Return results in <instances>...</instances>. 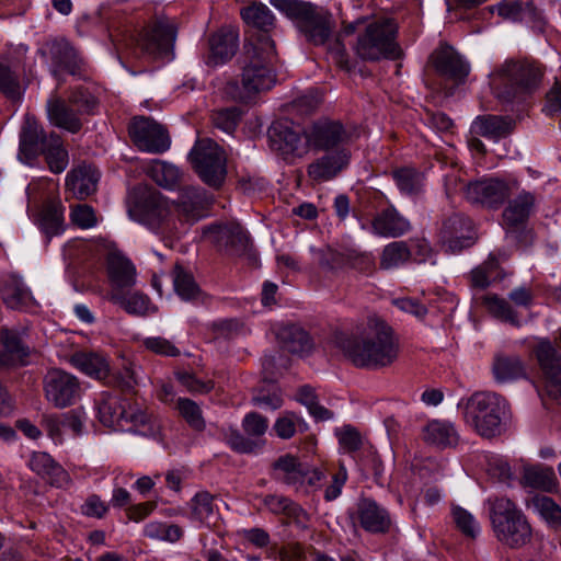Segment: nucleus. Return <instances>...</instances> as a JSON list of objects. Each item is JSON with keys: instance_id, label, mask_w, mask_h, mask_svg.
Returning a JSON list of instances; mask_svg holds the SVG:
<instances>
[{"instance_id": "8", "label": "nucleus", "mask_w": 561, "mask_h": 561, "mask_svg": "<svg viewBox=\"0 0 561 561\" xmlns=\"http://www.w3.org/2000/svg\"><path fill=\"white\" fill-rule=\"evenodd\" d=\"M128 215L157 233H167L174 228L168 201L153 188L142 187L135 192Z\"/></svg>"}, {"instance_id": "29", "label": "nucleus", "mask_w": 561, "mask_h": 561, "mask_svg": "<svg viewBox=\"0 0 561 561\" xmlns=\"http://www.w3.org/2000/svg\"><path fill=\"white\" fill-rule=\"evenodd\" d=\"M505 260H507V256L504 253H491L483 263L470 272L471 287L483 290L493 282L502 280L505 277V273L501 267V262Z\"/></svg>"}, {"instance_id": "9", "label": "nucleus", "mask_w": 561, "mask_h": 561, "mask_svg": "<svg viewBox=\"0 0 561 561\" xmlns=\"http://www.w3.org/2000/svg\"><path fill=\"white\" fill-rule=\"evenodd\" d=\"M194 170L207 185L219 187L227 174L225 151L211 139L196 141L190 152Z\"/></svg>"}, {"instance_id": "39", "label": "nucleus", "mask_w": 561, "mask_h": 561, "mask_svg": "<svg viewBox=\"0 0 561 561\" xmlns=\"http://www.w3.org/2000/svg\"><path fill=\"white\" fill-rule=\"evenodd\" d=\"M493 375L497 382H512L526 378V365L518 356H497L493 363Z\"/></svg>"}, {"instance_id": "11", "label": "nucleus", "mask_w": 561, "mask_h": 561, "mask_svg": "<svg viewBox=\"0 0 561 561\" xmlns=\"http://www.w3.org/2000/svg\"><path fill=\"white\" fill-rule=\"evenodd\" d=\"M175 38L176 27L174 23L160 20L141 31L137 37H130L129 44L135 45L148 58H170Z\"/></svg>"}, {"instance_id": "2", "label": "nucleus", "mask_w": 561, "mask_h": 561, "mask_svg": "<svg viewBox=\"0 0 561 561\" xmlns=\"http://www.w3.org/2000/svg\"><path fill=\"white\" fill-rule=\"evenodd\" d=\"M271 4L296 21L298 30L309 43L314 46L328 45V51L340 69L350 71L353 68L345 46L340 39L330 42L335 21L327 9L301 0H271Z\"/></svg>"}, {"instance_id": "56", "label": "nucleus", "mask_w": 561, "mask_h": 561, "mask_svg": "<svg viewBox=\"0 0 561 561\" xmlns=\"http://www.w3.org/2000/svg\"><path fill=\"white\" fill-rule=\"evenodd\" d=\"M146 537L151 539L175 542L182 537V529L176 525H167L159 522H150L144 528Z\"/></svg>"}, {"instance_id": "43", "label": "nucleus", "mask_w": 561, "mask_h": 561, "mask_svg": "<svg viewBox=\"0 0 561 561\" xmlns=\"http://www.w3.org/2000/svg\"><path fill=\"white\" fill-rule=\"evenodd\" d=\"M108 299L111 302L119 305L127 313L146 316L158 311L157 306L151 302L149 297L139 293L123 297L113 290L108 294Z\"/></svg>"}, {"instance_id": "45", "label": "nucleus", "mask_w": 561, "mask_h": 561, "mask_svg": "<svg viewBox=\"0 0 561 561\" xmlns=\"http://www.w3.org/2000/svg\"><path fill=\"white\" fill-rule=\"evenodd\" d=\"M214 496L202 491L191 500V517L202 524L210 525L217 516V508Z\"/></svg>"}, {"instance_id": "37", "label": "nucleus", "mask_w": 561, "mask_h": 561, "mask_svg": "<svg viewBox=\"0 0 561 561\" xmlns=\"http://www.w3.org/2000/svg\"><path fill=\"white\" fill-rule=\"evenodd\" d=\"M423 437L426 443L439 448L455 446L459 439L454 424L440 420L428 422L424 427Z\"/></svg>"}, {"instance_id": "48", "label": "nucleus", "mask_w": 561, "mask_h": 561, "mask_svg": "<svg viewBox=\"0 0 561 561\" xmlns=\"http://www.w3.org/2000/svg\"><path fill=\"white\" fill-rule=\"evenodd\" d=\"M411 256V252L403 241H393L387 244L380 256V267L390 270L405 263Z\"/></svg>"}, {"instance_id": "7", "label": "nucleus", "mask_w": 561, "mask_h": 561, "mask_svg": "<svg viewBox=\"0 0 561 561\" xmlns=\"http://www.w3.org/2000/svg\"><path fill=\"white\" fill-rule=\"evenodd\" d=\"M398 25L393 19L381 18L369 23L358 35L355 45L357 56L364 60L394 59L400 50L396 42Z\"/></svg>"}, {"instance_id": "52", "label": "nucleus", "mask_w": 561, "mask_h": 561, "mask_svg": "<svg viewBox=\"0 0 561 561\" xmlns=\"http://www.w3.org/2000/svg\"><path fill=\"white\" fill-rule=\"evenodd\" d=\"M263 505L266 510H268L273 514H283L287 517L298 518L302 513V508L293 502L290 499L278 495V494H268L263 497Z\"/></svg>"}, {"instance_id": "42", "label": "nucleus", "mask_w": 561, "mask_h": 561, "mask_svg": "<svg viewBox=\"0 0 561 561\" xmlns=\"http://www.w3.org/2000/svg\"><path fill=\"white\" fill-rule=\"evenodd\" d=\"M71 363L83 374L95 379H104L108 375L110 367L106 358L96 353H76L71 357Z\"/></svg>"}, {"instance_id": "18", "label": "nucleus", "mask_w": 561, "mask_h": 561, "mask_svg": "<svg viewBox=\"0 0 561 561\" xmlns=\"http://www.w3.org/2000/svg\"><path fill=\"white\" fill-rule=\"evenodd\" d=\"M50 134L32 115H26L20 131L19 156L25 162L34 160L49 145Z\"/></svg>"}, {"instance_id": "49", "label": "nucleus", "mask_w": 561, "mask_h": 561, "mask_svg": "<svg viewBox=\"0 0 561 561\" xmlns=\"http://www.w3.org/2000/svg\"><path fill=\"white\" fill-rule=\"evenodd\" d=\"M172 280L175 293L183 300H193L198 294V287L191 273L180 264H175L172 271Z\"/></svg>"}, {"instance_id": "30", "label": "nucleus", "mask_w": 561, "mask_h": 561, "mask_svg": "<svg viewBox=\"0 0 561 561\" xmlns=\"http://www.w3.org/2000/svg\"><path fill=\"white\" fill-rule=\"evenodd\" d=\"M100 174L90 164H81L68 172L66 187L77 198L84 199L96 191Z\"/></svg>"}, {"instance_id": "58", "label": "nucleus", "mask_w": 561, "mask_h": 561, "mask_svg": "<svg viewBox=\"0 0 561 561\" xmlns=\"http://www.w3.org/2000/svg\"><path fill=\"white\" fill-rule=\"evenodd\" d=\"M227 444L237 453L251 454L261 448L262 443L245 437L238 430L230 428L225 435Z\"/></svg>"}, {"instance_id": "54", "label": "nucleus", "mask_w": 561, "mask_h": 561, "mask_svg": "<svg viewBox=\"0 0 561 561\" xmlns=\"http://www.w3.org/2000/svg\"><path fill=\"white\" fill-rule=\"evenodd\" d=\"M451 516L456 527L465 536L476 538L480 534V524L469 511L461 506L454 505Z\"/></svg>"}, {"instance_id": "23", "label": "nucleus", "mask_w": 561, "mask_h": 561, "mask_svg": "<svg viewBox=\"0 0 561 561\" xmlns=\"http://www.w3.org/2000/svg\"><path fill=\"white\" fill-rule=\"evenodd\" d=\"M445 245L451 252H459L474 243L472 221L461 214H455L443 225Z\"/></svg>"}, {"instance_id": "31", "label": "nucleus", "mask_w": 561, "mask_h": 561, "mask_svg": "<svg viewBox=\"0 0 561 561\" xmlns=\"http://www.w3.org/2000/svg\"><path fill=\"white\" fill-rule=\"evenodd\" d=\"M107 275L113 289L130 288L136 284V267L121 253L108 254Z\"/></svg>"}, {"instance_id": "38", "label": "nucleus", "mask_w": 561, "mask_h": 561, "mask_svg": "<svg viewBox=\"0 0 561 561\" xmlns=\"http://www.w3.org/2000/svg\"><path fill=\"white\" fill-rule=\"evenodd\" d=\"M241 15L248 25L256 28V33L251 34L245 43H250L262 35L270 36L267 33L274 27L275 18L266 5L253 4L243 9Z\"/></svg>"}, {"instance_id": "24", "label": "nucleus", "mask_w": 561, "mask_h": 561, "mask_svg": "<svg viewBox=\"0 0 561 561\" xmlns=\"http://www.w3.org/2000/svg\"><path fill=\"white\" fill-rule=\"evenodd\" d=\"M209 53L205 57V64L217 67L228 62L239 47V34L231 28H221L208 39Z\"/></svg>"}, {"instance_id": "33", "label": "nucleus", "mask_w": 561, "mask_h": 561, "mask_svg": "<svg viewBox=\"0 0 561 561\" xmlns=\"http://www.w3.org/2000/svg\"><path fill=\"white\" fill-rule=\"evenodd\" d=\"M500 16L513 22H540V11L533 0H504L496 7Z\"/></svg>"}, {"instance_id": "22", "label": "nucleus", "mask_w": 561, "mask_h": 561, "mask_svg": "<svg viewBox=\"0 0 561 561\" xmlns=\"http://www.w3.org/2000/svg\"><path fill=\"white\" fill-rule=\"evenodd\" d=\"M370 229L378 237L399 238L408 233L412 225L393 205H389L375 214Z\"/></svg>"}, {"instance_id": "64", "label": "nucleus", "mask_w": 561, "mask_h": 561, "mask_svg": "<svg viewBox=\"0 0 561 561\" xmlns=\"http://www.w3.org/2000/svg\"><path fill=\"white\" fill-rule=\"evenodd\" d=\"M70 218L72 224L81 229H90L98 222L93 208L85 204L73 207Z\"/></svg>"}, {"instance_id": "5", "label": "nucleus", "mask_w": 561, "mask_h": 561, "mask_svg": "<svg viewBox=\"0 0 561 561\" xmlns=\"http://www.w3.org/2000/svg\"><path fill=\"white\" fill-rule=\"evenodd\" d=\"M494 538L503 547L519 549L533 537L531 526L515 501L507 496H489L485 501Z\"/></svg>"}, {"instance_id": "36", "label": "nucleus", "mask_w": 561, "mask_h": 561, "mask_svg": "<svg viewBox=\"0 0 561 561\" xmlns=\"http://www.w3.org/2000/svg\"><path fill=\"white\" fill-rule=\"evenodd\" d=\"M522 482L525 486L552 492L558 488V479L552 467L527 465L523 467Z\"/></svg>"}, {"instance_id": "28", "label": "nucleus", "mask_w": 561, "mask_h": 561, "mask_svg": "<svg viewBox=\"0 0 561 561\" xmlns=\"http://www.w3.org/2000/svg\"><path fill=\"white\" fill-rule=\"evenodd\" d=\"M273 477L289 486L300 490L305 486L308 467L296 456L286 454L278 457L272 466Z\"/></svg>"}, {"instance_id": "40", "label": "nucleus", "mask_w": 561, "mask_h": 561, "mask_svg": "<svg viewBox=\"0 0 561 561\" xmlns=\"http://www.w3.org/2000/svg\"><path fill=\"white\" fill-rule=\"evenodd\" d=\"M513 121L507 117L489 115L484 117H478L472 125V129L476 134L491 138L500 139L506 137L513 130Z\"/></svg>"}, {"instance_id": "63", "label": "nucleus", "mask_w": 561, "mask_h": 561, "mask_svg": "<svg viewBox=\"0 0 561 561\" xmlns=\"http://www.w3.org/2000/svg\"><path fill=\"white\" fill-rule=\"evenodd\" d=\"M536 511L548 523L561 525V507L557 505L550 497L541 496L535 500Z\"/></svg>"}, {"instance_id": "50", "label": "nucleus", "mask_w": 561, "mask_h": 561, "mask_svg": "<svg viewBox=\"0 0 561 561\" xmlns=\"http://www.w3.org/2000/svg\"><path fill=\"white\" fill-rule=\"evenodd\" d=\"M0 342L4 351L18 365L25 364L24 358L28 356V348L23 345L19 332L10 329H2L0 332Z\"/></svg>"}, {"instance_id": "57", "label": "nucleus", "mask_w": 561, "mask_h": 561, "mask_svg": "<svg viewBox=\"0 0 561 561\" xmlns=\"http://www.w3.org/2000/svg\"><path fill=\"white\" fill-rule=\"evenodd\" d=\"M335 435L339 438L340 448L344 453H354L360 449L363 438L360 433L351 425H345L335 430Z\"/></svg>"}, {"instance_id": "61", "label": "nucleus", "mask_w": 561, "mask_h": 561, "mask_svg": "<svg viewBox=\"0 0 561 561\" xmlns=\"http://www.w3.org/2000/svg\"><path fill=\"white\" fill-rule=\"evenodd\" d=\"M68 102L81 114H91L98 106V101L92 93L82 88L73 90L68 98Z\"/></svg>"}, {"instance_id": "15", "label": "nucleus", "mask_w": 561, "mask_h": 561, "mask_svg": "<svg viewBox=\"0 0 561 561\" xmlns=\"http://www.w3.org/2000/svg\"><path fill=\"white\" fill-rule=\"evenodd\" d=\"M80 390L77 377L65 370L55 368L45 375V398L57 409L72 405L78 399Z\"/></svg>"}, {"instance_id": "55", "label": "nucleus", "mask_w": 561, "mask_h": 561, "mask_svg": "<svg viewBox=\"0 0 561 561\" xmlns=\"http://www.w3.org/2000/svg\"><path fill=\"white\" fill-rule=\"evenodd\" d=\"M176 409L181 416L196 431L205 428V421L198 404L190 399L179 398L176 400Z\"/></svg>"}, {"instance_id": "44", "label": "nucleus", "mask_w": 561, "mask_h": 561, "mask_svg": "<svg viewBox=\"0 0 561 561\" xmlns=\"http://www.w3.org/2000/svg\"><path fill=\"white\" fill-rule=\"evenodd\" d=\"M49 145L41 152L44 154L48 169L53 173H61L69 163L68 151L62 145V140L56 133H50Z\"/></svg>"}, {"instance_id": "17", "label": "nucleus", "mask_w": 561, "mask_h": 561, "mask_svg": "<svg viewBox=\"0 0 561 561\" xmlns=\"http://www.w3.org/2000/svg\"><path fill=\"white\" fill-rule=\"evenodd\" d=\"M204 234L230 255H242L251 245L250 237L239 224L211 226Z\"/></svg>"}, {"instance_id": "20", "label": "nucleus", "mask_w": 561, "mask_h": 561, "mask_svg": "<svg viewBox=\"0 0 561 561\" xmlns=\"http://www.w3.org/2000/svg\"><path fill=\"white\" fill-rule=\"evenodd\" d=\"M435 70L443 77L462 83L470 72V65L450 46L445 45L432 54Z\"/></svg>"}, {"instance_id": "12", "label": "nucleus", "mask_w": 561, "mask_h": 561, "mask_svg": "<svg viewBox=\"0 0 561 561\" xmlns=\"http://www.w3.org/2000/svg\"><path fill=\"white\" fill-rule=\"evenodd\" d=\"M99 416L105 426L114 430H124L125 425L131 424L136 431L145 435L152 433V431L140 430L149 422L147 413L138 404H131L116 397H108L100 403Z\"/></svg>"}, {"instance_id": "1", "label": "nucleus", "mask_w": 561, "mask_h": 561, "mask_svg": "<svg viewBox=\"0 0 561 561\" xmlns=\"http://www.w3.org/2000/svg\"><path fill=\"white\" fill-rule=\"evenodd\" d=\"M335 344L358 368L392 366L401 353L400 334L383 318H364L350 332L335 334Z\"/></svg>"}, {"instance_id": "59", "label": "nucleus", "mask_w": 561, "mask_h": 561, "mask_svg": "<svg viewBox=\"0 0 561 561\" xmlns=\"http://www.w3.org/2000/svg\"><path fill=\"white\" fill-rule=\"evenodd\" d=\"M241 112L238 107H227L216 111L213 114L214 125L225 133H232L240 119Z\"/></svg>"}, {"instance_id": "32", "label": "nucleus", "mask_w": 561, "mask_h": 561, "mask_svg": "<svg viewBox=\"0 0 561 561\" xmlns=\"http://www.w3.org/2000/svg\"><path fill=\"white\" fill-rule=\"evenodd\" d=\"M46 110L49 122L56 127L72 134L81 129L82 123L77 110L75 111L66 101L59 98H50L47 101Z\"/></svg>"}, {"instance_id": "21", "label": "nucleus", "mask_w": 561, "mask_h": 561, "mask_svg": "<svg viewBox=\"0 0 561 561\" xmlns=\"http://www.w3.org/2000/svg\"><path fill=\"white\" fill-rule=\"evenodd\" d=\"M350 159V150L346 148H340L335 151L328 152L311 162L307 167V174L317 183L328 182L334 179L348 165Z\"/></svg>"}, {"instance_id": "62", "label": "nucleus", "mask_w": 561, "mask_h": 561, "mask_svg": "<svg viewBox=\"0 0 561 561\" xmlns=\"http://www.w3.org/2000/svg\"><path fill=\"white\" fill-rule=\"evenodd\" d=\"M242 428L249 438H261L268 428V420L256 412H250L242 420Z\"/></svg>"}, {"instance_id": "35", "label": "nucleus", "mask_w": 561, "mask_h": 561, "mask_svg": "<svg viewBox=\"0 0 561 561\" xmlns=\"http://www.w3.org/2000/svg\"><path fill=\"white\" fill-rule=\"evenodd\" d=\"M144 170L157 185L165 190H174L181 183L182 172L173 163L156 159L148 162Z\"/></svg>"}, {"instance_id": "6", "label": "nucleus", "mask_w": 561, "mask_h": 561, "mask_svg": "<svg viewBox=\"0 0 561 561\" xmlns=\"http://www.w3.org/2000/svg\"><path fill=\"white\" fill-rule=\"evenodd\" d=\"M466 424L480 436L492 438L503 431V420L508 413L507 401L494 393L479 391L458 403Z\"/></svg>"}, {"instance_id": "41", "label": "nucleus", "mask_w": 561, "mask_h": 561, "mask_svg": "<svg viewBox=\"0 0 561 561\" xmlns=\"http://www.w3.org/2000/svg\"><path fill=\"white\" fill-rule=\"evenodd\" d=\"M53 59L51 72L58 77L60 72L66 71L76 75L80 68V61L77 51L66 42L56 43L50 49Z\"/></svg>"}, {"instance_id": "46", "label": "nucleus", "mask_w": 561, "mask_h": 561, "mask_svg": "<svg viewBox=\"0 0 561 561\" xmlns=\"http://www.w3.org/2000/svg\"><path fill=\"white\" fill-rule=\"evenodd\" d=\"M7 307L18 312L35 313V302L28 290L20 286L7 287L3 291Z\"/></svg>"}, {"instance_id": "3", "label": "nucleus", "mask_w": 561, "mask_h": 561, "mask_svg": "<svg viewBox=\"0 0 561 561\" xmlns=\"http://www.w3.org/2000/svg\"><path fill=\"white\" fill-rule=\"evenodd\" d=\"M275 44L270 36L262 35L245 43L240 58L242 90L236 83L227 87L233 100L247 102L253 94L270 90L275 83L273 64L276 61Z\"/></svg>"}, {"instance_id": "34", "label": "nucleus", "mask_w": 561, "mask_h": 561, "mask_svg": "<svg viewBox=\"0 0 561 561\" xmlns=\"http://www.w3.org/2000/svg\"><path fill=\"white\" fill-rule=\"evenodd\" d=\"M535 196L523 191L514 199L510 201L508 205L503 211V225L508 228H517L526 222L534 206Z\"/></svg>"}, {"instance_id": "14", "label": "nucleus", "mask_w": 561, "mask_h": 561, "mask_svg": "<svg viewBox=\"0 0 561 561\" xmlns=\"http://www.w3.org/2000/svg\"><path fill=\"white\" fill-rule=\"evenodd\" d=\"M517 186L518 183L515 180L486 178L470 182L466 188V197L470 203L497 208L517 190Z\"/></svg>"}, {"instance_id": "16", "label": "nucleus", "mask_w": 561, "mask_h": 561, "mask_svg": "<svg viewBox=\"0 0 561 561\" xmlns=\"http://www.w3.org/2000/svg\"><path fill=\"white\" fill-rule=\"evenodd\" d=\"M309 150L330 151L351 142L352 134L337 121L320 119L307 127Z\"/></svg>"}, {"instance_id": "51", "label": "nucleus", "mask_w": 561, "mask_h": 561, "mask_svg": "<svg viewBox=\"0 0 561 561\" xmlns=\"http://www.w3.org/2000/svg\"><path fill=\"white\" fill-rule=\"evenodd\" d=\"M41 228L48 236H57L64 231V208L56 204H49L42 210Z\"/></svg>"}, {"instance_id": "27", "label": "nucleus", "mask_w": 561, "mask_h": 561, "mask_svg": "<svg viewBox=\"0 0 561 561\" xmlns=\"http://www.w3.org/2000/svg\"><path fill=\"white\" fill-rule=\"evenodd\" d=\"M27 465L33 472L46 479L54 486L65 488L71 482L69 473L47 453H33Z\"/></svg>"}, {"instance_id": "19", "label": "nucleus", "mask_w": 561, "mask_h": 561, "mask_svg": "<svg viewBox=\"0 0 561 561\" xmlns=\"http://www.w3.org/2000/svg\"><path fill=\"white\" fill-rule=\"evenodd\" d=\"M273 334L280 347L291 354L306 356L313 350V341L309 333L296 322H278L273 328Z\"/></svg>"}, {"instance_id": "13", "label": "nucleus", "mask_w": 561, "mask_h": 561, "mask_svg": "<svg viewBox=\"0 0 561 561\" xmlns=\"http://www.w3.org/2000/svg\"><path fill=\"white\" fill-rule=\"evenodd\" d=\"M128 131L134 144L141 151L163 153L171 146L168 130L161 124L145 116L134 117Z\"/></svg>"}, {"instance_id": "60", "label": "nucleus", "mask_w": 561, "mask_h": 561, "mask_svg": "<svg viewBox=\"0 0 561 561\" xmlns=\"http://www.w3.org/2000/svg\"><path fill=\"white\" fill-rule=\"evenodd\" d=\"M301 423L302 420L296 413L285 412L275 421L273 430L279 438L289 439L296 434Z\"/></svg>"}, {"instance_id": "25", "label": "nucleus", "mask_w": 561, "mask_h": 561, "mask_svg": "<svg viewBox=\"0 0 561 561\" xmlns=\"http://www.w3.org/2000/svg\"><path fill=\"white\" fill-rule=\"evenodd\" d=\"M211 198L199 187H185L176 202L179 216L188 222H195L207 216Z\"/></svg>"}, {"instance_id": "47", "label": "nucleus", "mask_w": 561, "mask_h": 561, "mask_svg": "<svg viewBox=\"0 0 561 561\" xmlns=\"http://www.w3.org/2000/svg\"><path fill=\"white\" fill-rule=\"evenodd\" d=\"M0 92L15 100L21 95V84L16 73V65L7 59H0Z\"/></svg>"}, {"instance_id": "4", "label": "nucleus", "mask_w": 561, "mask_h": 561, "mask_svg": "<svg viewBox=\"0 0 561 561\" xmlns=\"http://www.w3.org/2000/svg\"><path fill=\"white\" fill-rule=\"evenodd\" d=\"M545 68L535 60H506L490 75V87L502 102L524 99L539 89Z\"/></svg>"}, {"instance_id": "53", "label": "nucleus", "mask_w": 561, "mask_h": 561, "mask_svg": "<svg viewBox=\"0 0 561 561\" xmlns=\"http://www.w3.org/2000/svg\"><path fill=\"white\" fill-rule=\"evenodd\" d=\"M393 179L399 190L408 195L417 194L423 186V175L411 168L396 170Z\"/></svg>"}, {"instance_id": "10", "label": "nucleus", "mask_w": 561, "mask_h": 561, "mask_svg": "<svg viewBox=\"0 0 561 561\" xmlns=\"http://www.w3.org/2000/svg\"><path fill=\"white\" fill-rule=\"evenodd\" d=\"M268 139L271 148L285 159L302 158L310 151L307 128L288 119L274 122L268 128Z\"/></svg>"}, {"instance_id": "26", "label": "nucleus", "mask_w": 561, "mask_h": 561, "mask_svg": "<svg viewBox=\"0 0 561 561\" xmlns=\"http://www.w3.org/2000/svg\"><path fill=\"white\" fill-rule=\"evenodd\" d=\"M357 518L360 526L368 533L385 534L391 527V517L388 511L370 499L359 501Z\"/></svg>"}]
</instances>
